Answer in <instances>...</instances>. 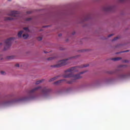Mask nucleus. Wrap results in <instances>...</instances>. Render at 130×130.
Wrapping results in <instances>:
<instances>
[{
	"mask_svg": "<svg viewBox=\"0 0 130 130\" xmlns=\"http://www.w3.org/2000/svg\"><path fill=\"white\" fill-rule=\"evenodd\" d=\"M115 73V72H114V71H110L109 72V74H114Z\"/></svg>",
	"mask_w": 130,
	"mask_h": 130,
	"instance_id": "obj_25",
	"label": "nucleus"
},
{
	"mask_svg": "<svg viewBox=\"0 0 130 130\" xmlns=\"http://www.w3.org/2000/svg\"><path fill=\"white\" fill-rule=\"evenodd\" d=\"M88 85L87 84H83L81 85L80 86V89H84V88H86Z\"/></svg>",
	"mask_w": 130,
	"mask_h": 130,
	"instance_id": "obj_13",
	"label": "nucleus"
},
{
	"mask_svg": "<svg viewBox=\"0 0 130 130\" xmlns=\"http://www.w3.org/2000/svg\"><path fill=\"white\" fill-rule=\"evenodd\" d=\"M125 62H128V60H125Z\"/></svg>",
	"mask_w": 130,
	"mask_h": 130,
	"instance_id": "obj_32",
	"label": "nucleus"
},
{
	"mask_svg": "<svg viewBox=\"0 0 130 130\" xmlns=\"http://www.w3.org/2000/svg\"><path fill=\"white\" fill-rule=\"evenodd\" d=\"M51 92V89L47 87H42L41 86L34 87L28 91L26 96L20 98H9L7 100H3L0 101V108L13 106L17 103L29 101V100H36L40 98H47Z\"/></svg>",
	"mask_w": 130,
	"mask_h": 130,
	"instance_id": "obj_1",
	"label": "nucleus"
},
{
	"mask_svg": "<svg viewBox=\"0 0 130 130\" xmlns=\"http://www.w3.org/2000/svg\"><path fill=\"white\" fill-rule=\"evenodd\" d=\"M15 39L14 38H10L7 40H6L5 42V50L8 49L10 46H11V45L12 44V41Z\"/></svg>",
	"mask_w": 130,
	"mask_h": 130,
	"instance_id": "obj_5",
	"label": "nucleus"
},
{
	"mask_svg": "<svg viewBox=\"0 0 130 130\" xmlns=\"http://www.w3.org/2000/svg\"><path fill=\"white\" fill-rule=\"evenodd\" d=\"M52 59H54V57H50L47 58V60H52Z\"/></svg>",
	"mask_w": 130,
	"mask_h": 130,
	"instance_id": "obj_19",
	"label": "nucleus"
},
{
	"mask_svg": "<svg viewBox=\"0 0 130 130\" xmlns=\"http://www.w3.org/2000/svg\"><path fill=\"white\" fill-rule=\"evenodd\" d=\"M127 66L126 65H120L118 67L116 71H120V69H125Z\"/></svg>",
	"mask_w": 130,
	"mask_h": 130,
	"instance_id": "obj_10",
	"label": "nucleus"
},
{
	"mask_svg": "<svg viewBox=\"0 0 130 130\" xmlns=\"http://www.w3.org/2000/svg\"><path fill=\"white\" fill-rule=\"evenodd\" d=\"M73 35H75V32H73Z\"/></svg>",
	"mask_w": 130,
	"mask_h": 130,
	"instance_id": "obj_33",
	"label": "nucleus"
},
{
	"mask_svg": "<svg viewBox=\"0 0 130 130\" xmlns=\"http://www.w3.org/2000/svg\"><path fill=\"white\" fill-rule=\"evenodd\" d=\"M113 81V79H112V78H107L106 79V81H105L107 84H110V83H112Z\"/></svg>",
	"mask_w": 130,
	"mask_h": 130,
	"instance_id": "obj_9",
	"label": "nucleus"
},
{
	"mask_svg": "<svg viewBox=\"0 0 130 130\" xmlns=\"http://www.w3.org/2000/svg\"><path fill=\"white\" fill-rule=\"evenodd\" d=\"M73 90H74V88L73 87H68L66 89L67 93H71V92H73Z\"/></svg>",
	"mask_w": 130,
	"mask_h": 130,
	"instance_id": "obj_11",
	"label": "nucleus"
},
{
	"mask_svg": "<svg viewBox=\"0 0 130 130\" xmlns=\"http://www.w3.org/2000/svg\"><path fill=\"white\" fill-rule=\"evenodd\" d=\"M15 67H16V68H19L20 64L19 63H16L15 64Z\"/></svg>",
	"mask_w": 130,
	"mask_h": 130,
	"instance_id": "obj_21",
	"label": "nucleus"
},
{
	"mask_svg": "<svg viewBox=\"0 0 130 130\" xmlns=\"http://www.w3.org/2000/svg\"><path fill=\"white\" fill-rule=\"evenodd\" d=\"M78 51H79V52H85V51H86V50H80Z\"/></svg>",
	"mask_w": 130,
	"mask_h": 130,
	"instance_id": "obj_24",
	"label": "nucleus"
},
{
	"mask_svg": "<svg viewBox=\"0 0 130 130\" xmlns=\"http://www.w3.org/2000/svg\"><path fill=\"white\" fill-rule=\"evenodd\" d=\"M124 1L125 0H119V2H120V3H122L123 2H124Z\"/></svg>",
	"mask_w": 130,
	"mask_h": 130,
	"instance_id": "obj_27",
	"label": "nucleus"
},
{
	"mask_svg": "<svg viewBox=\"0 0 130 130\" xmlns=\"http://www.w3.org/2000/svg\"><path fill=\"white\" fill-rule=\"evenodd\" d=\"M3 45V44H2V43H1V44H0V45Z\"/></svg>",
	"mask_w": 130,
	"mask_h": 130,
	"instance_id": "obj_34",
	"label": "nucleus"
},
{
	"mask_svg": "<svg viewBox=\"0 0 130 130\" xmlns=\"http://www.w3.org/2000/svg\"><path fill=\"white\" fill-rule=\"evenodd\" d=\"M44 53H48V52H47L46 51H44Z\"/></svg>",
	"mask_w": 130,
	"mask_h": 130,
	"instance_id": "obj_29",
	"label": "nucleus"
},
{
	"mask_svg": "<svg viewBox=\"0 0 130 130\" xmlns=\"http://www.w3.org/2000/svg\"><path fill=\"white\" fill-rule=\"evenodd\" d=\"M119 38V37H117L115 38L113 40V41H116L117 39H118Z\"/></svg>",
	"mask_w": 130,
	"mask_h": 130,
	"instance_id": "obj_22",
	"label": "nucleus"
},
{
	"mask_svg": "<svg viewBox=\"0 0 130 130\" xmlns=\"http://www.w3.org/2000/svg\"><path fill=\"white\" fill-rule=\"evenodd\" d=\"M37 40H38L39 41H40L41 40H42V38L41 37H39L37 38Z\"/></svg>",
	"mask_w": 130,
	"mask_h": 130,
	"instance_id": "obj_20",
	"label": "nucleus"
},
{
	"mask_svg": "<svg viewBox=\"0 0 130 130\" xmlns=\"http://www.w3.org/2000/svg\"><path fill=\"white\" fill-rule=\"evenodd\" d=\"M61 34H59V35H58V36L59 37H60V36H61Z\"/></svg>",
	"mask_w": 130,
	"mask_h": 130,
	"instance_id": "obj_30",
	"label": "nucleus"
},
{
	"mask_svg": "<svg viewBox=\"0 0 130 130\" xmlns=\"http://www.w3.org/2000/svg\"><path fill=\"white\" fill-rule=\"evenodd\" d=\"M32 17H30V18H26L25 19V21L26 22H30V21H32Z\"/></svg>",
	"mask_w": 130,
	"mask_h": 130,
	"instance_id": "obj_17",
	"label": "nucleus"
},
{
	"mask_svg": "<svg viewBox=\"0 0 130 130\" xmlns=\"http://www.w3.org/2000/svg\"><path fill=\"white\" fill-rule=\"evenodd\" d=\"M23 30L25 31V33L23 35L22 37L24 39H27L29 37V35L27 33L30 32V29L28 27H24Z\"/></svg>",
	"mask_w": 130,
	"mask_h": 130,
	"instance_id": "obj_7",
	"label": "nucleus"
},
{
	"mask_svg": "<svg viewBox=\"0 0 130 130\" xmlns=\"http://www.w3.org/2000/svg\"><path fill=\"white\" fill-rule=\"evenodd\" d=\"M76 57H70L69 58H68L67 59L61 60L58 61L57 63L55 65L52 66V68H60V67H63V66H66V64H68L70 62V60L71 59H74V58H75Z\"/></svg>",
	"mask_w": 130,
	"mask_h": 130,
	"instance_id": "obj_3",
	"label": "nucleus"
},
{
	"mask_svg": "<svg viewBox=\"0 0 130 130\" xmlns=\"http://www.w3.org/2000/svg\"><path fill=\"white\" fill-rule=\"evenodd\" d=\"M89 66V64H85L84 65H81L78 67H75L70 68L69 69L65 71V74L63 75L64 78H73L74 79L71 80L67 81L66 79H61L58 80L54 83V85H60L62 82H66L68 84H73L76 80H79L81 79L83 74H85L86 71L81 72L77 74L74 75V73H77L79 72V69H83V68H87Z\"/></svg>",
	"mask_w": 130,
	"mask_h": 130,
	"instance_id": "obj_2",
	"label": "nucleus"
},
{
	"mask_svg": "<svg viewBox=\"0 0 130 130\" xmlns=\"http://www.w3.org/2000/svg\"><path fill=\"white\" fill-rule=\"evenodd\" d=\"M115 10V5H108L103 8V10L105 12H113Z\"/></svg>",
	"mask_w": 130,
	"mask_h": 130,
	"instance_id": "obj_6",
	"label": "nucleus"
},
{
	"mask_svg": "<svg viewBox=\"0 0 130 130\" xmlns=\"http://www.w3.org/2000/svg\"><path fill=\"white\" fill-rule=\"evenodd\" d=\"M43 81H44V79L38 81L36 82V85H39V84H40V83H42V82H43Z\"/></svg>",
	"mask_w": 130,
	"mask_h": 130,
	"instance_id": "obj_18",
	"label": "nucleus"
},
{
	"mask_svg": "<svg viewBox=\"0 0 130 130\" xmlns=\"http://www.w3.org/2000/svg\"><path fill=\"white\" fill-rule=\"evenodd\" d=\"M23 33H24V31H23V30L20 31L18 32V37H19V38L22 37V34H23Z\"/></svg>",
	"mask_w": 130,
	"mask_h": 130,
	"instance_id": "obj_14",
	"label": "nucleus"
},
{
	"mask_svg": "<svg viewBox=\"0 0 130 130\" xmlns=\"http://www.w3.org/2000/svg\"><path fill=\"white\" fill-rule=\"evenodd\" d=\"M128 50H126V51H123V52H128Z\"/></svg>",
	"mask_w": 130,
	"mask_h": 130,
	"instance_id": "obj_31",
	"label": "nucleus"
},
{
	"mask_svg": "<svg viewBox=\"0 0 130 130\" xmlns=\"http://www.w3.org/2000/svg\"><path fill=\"white\" fill-rule=\"evenodd\" d=\"M88 19H90V16H88L86 19H85V20L88 21Z\"/></svg>",
	"mask_w": 130,
	"mask_h": 130,
	"instance_id": "obj_26",
	"label": "nucleus"
},
{
	"mask_svg": "<svg viewBox=\"0 0 130 130\" xmlns=\"http://www.w3.org/2000/svg\"><path fill=\"white\" fill-rule=\"evenodd\" d=\"M56 79H57V77H55L50 79L49 80V82H53V81H55V80H56Z\"/></svg>",
	"mask_w": 130,
	"mask_h": 130,
	"instance_id": "obj_16",
	"label": "nucleus"
},
{
	"mask_svg": "<svg viewBox=\"0 0 130 130\" xmlns=\"http://www.w3.org/2000/svg\"><path fill=\"white\" fill-rule=\"evenodd\" d=\"M120 59H121V57H115L111 59V60H113L114 61H118Z\"/></svg>",
	"mask_w": 130,
	"mask_h": 130,
	"instance_id": "obj_12",
	"label": "nucleus"
},
{
	"mask_svg": "<svg viewBox=\"0 0 130 130\" xmlns=\"http://www.w3.org/2000/svg\"><path fill=\"white\" fill-rule=\"evenodd\" d=\"M1 75H6V72L4 71H1Z\"/></svg>",
	"mask_w": 130,
	"mask_h": 130,
	"instance_id": "obj_23",
	"label": "nucleus"
},
{
	"mask_svg": "<svg viewBox=\"0 0 130 130\" xmlns=\"http://www.w3.org/2000/svg\"><path fill=\"white\" fill-rule=\"evenodd\" d=\"M128 78H130V72L119 73L117 76L118 80H126V79H128Z\"/></svg>",
	"mask_w": 130,
	"mask_h": 130,
	"instance_id": "obj_4",
	"label": "nucleus"
},
{
	"mask_svg": "<svg viewBox=\"0 0 130 130\" xmlns=\"http://www.w3.org/2000/svg\"><path fill=\"white\" fill-rule=\"evenodd\" d=\"M5 20V21H12V20H14V19L12 17H6Z\"/></svg>",
	"mask_w": 130,
	"mask_h": 130,
	"instance_id": "obj_15",
	"label": "nucleus"
},
{
	"mask_svg": "<svg viewBox=\"0 0 130 130\" xmlns=\"http://www.w3.org/2000/svg\"><path fill=\"white\" fill-rule=\"evenodd\" d=\"M18 11H13L10 12V14H9V16L10 17H17V15H18Z\"/></svg>",
	"mask_w": 130,
	"mask_h": 130,
	"instance_id": "obj_8",
	"label": "nucleus"
},
{
	"mask_svg": "<svg viewBox=\"0 0 130 130\" xmlns=\"http://www.w3.org/2000/svg\"><path fill=\"white\" fill-rule=\"evenodd\" d=\"M9 1V2H11V1H12V0H8Z\"/></svg>",
	"mask_w": 130,
	"mask_h": 130,
	"instance_id": "obj_35",
	"label": "nucleus"
},
{
	"mask_svg": "<svg viewBox=\"0 0 130 130\" xmlns=\"http://www.w3.org/2000/svg\"><path fill=\"white\" fill-rule=\"evenodd\" d=\"M111 36H113V34H111L108 36V37H111Z\"/></svg>",
	"mask_w": 130,
	"mask_h": 130,
	"instance_id": "obj_28",
	"label": "nucleus"
}]
</instances>
